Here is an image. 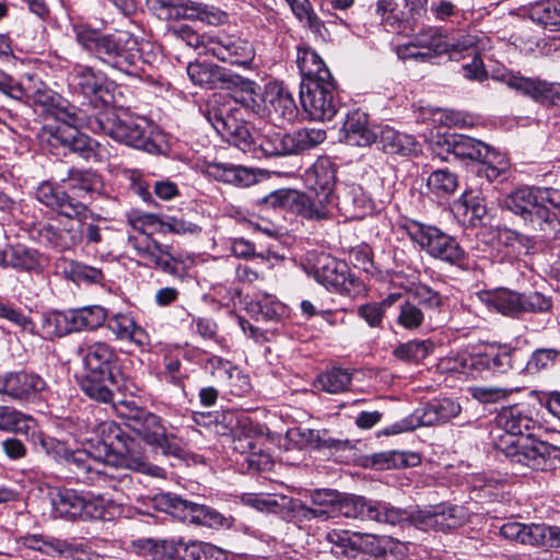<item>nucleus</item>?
Returning <instances> with one entry per match:
<instances>
[{
	"instance_id": "obj_18",
	"label": "nucleus",
	"mask_w": 560,
	"mask_h": 560,
	"mask_svg": "<svg viewBox=\"0 0 560 560\" xmlns=\"http://www.w3.org/2000/svg\"><path fill=\"white\" fill-rule=\"evenodd\" d=\"M240 109L229 107L219 112H209L208 120L226 142L243 152H256V139L246 122L237 115Z\"/></svg>"
},
{
	"instance_id": "obj_59",
	"label": "nucleus",
	"mask_w": 560,
	"mask_h": 560,
	"mask_svg": "<svg viewBox=\"0 0 560 560\" xmlns=\"http://www.w3.org/2000/svg\"><path fill=\"white\" fill-rule=\"evenodd\" d=\"M63 273L68 279L78 283H98L104 278L101 269L74 260L66 264Z\"/></svg>"
},
{
	"instance_id": "obj_6",
	"label": "nucleus",
	"mask_w": 560,
	"mask_h": 560,
	"mask_svg": "<svg viewBox=\"0 0 560 560\" xmlns=\"http://www.w3.org/2000/svg\"><path fill=\"white\" fill-rule=\"evenodd\" d=\"M95 132L104 133L117 142L149 153L159 145L151 139V126L147 119L133 117L127 112H116L109 105L95 114L89 121Z\"/></svg>"
},
{
	"instance_id": "obj_49",
	"label": "nucleus",
	"mask_w": 560,
	"mask_h": 560,
	"mask_svg": "<svg viewBox=\"0 0 560 560\" xmlns=\"http://www.w3.org/2000/svg\"><path fill=\"white\" fill-rule=\"evenodd\" d=\"M36 428V420L13 407L0 405V430L28 435Z\"/></svg>"
},
{
	"instance_id": "obj_54",
	"label": "nucleus",
	"mask_w": 560,
	"mask_h": 560,
	"mask_svg": "<svg viewBox=\"0 0 560 560\" xmlns=\"http://www.w3.org/2000/svg\"><path fill=\"white\" fill-rule=\"evenodd\" d=\"M529 19L544 27L560 24V0H542L533 3L527 9Z\"/></svg>"
},
{
	"instance_id": "obj_19",
	"label": "nucleus",
	"mask_w": 560,
	"mask_h": 560,
	"mask_svg": "<svg viewBox=\"0 0 560 560\" xmlns=\"http://www.w3.org/2000/svg\"><path fill=\"white\" fill-rule=\"evenodd\" d=\"M207 54L218 60L243 68H248L255 57L253 45L238 36L231 34L209 35Z\"/></svg>"
},
{
	"instance_id": "obj_17",
	"label": "nucleus",
	"mask_w": 560,
	"mask_h": 560,
	"mask_svg": "<svg viewBox=\"0 0 560 560\" xmlns=\"http://www.w3.org/2000/svg\"><path fill=\"white\" fill-rule=\"evenodd\" d=\"M399 513L392 509L390 503L366 500L354 494H339L335 509V517L370 520L384 524L398 520Z\"/></svg>"
},
{
	"instance_id": "obj_5",
	"label": "nucleus",
	"mask_w": 560,
	"mask_h": 560,
	"mask_svg": "<svg viewBox=\"0 0 560 560\" xmlns=\"http://www.w3.org/2000/svg\"><path fill=\"white\" fill-rule=\"evenodd\" d=\"M75 353L86 372L80 382L83 393L101 402L112 401L113 393L107 383H115L114 370L119 360L115 347L106 341L84 339Z\"/></svg>"
},
{
	"instance_id": "obj_24",
	"label": "nucleus",
	"mask_w": 560,
	"mask_h": 560,
	"mask_svg": "<svg viewBox=\"0 0 560 560\" xmlns=\"http://www.w3.org/2000/svg\"><path fill=\"white\" fill-rule=\"evenodd\" d=\"M47 389V383L36 373L11 372L1 378L0 393L20 401H33L42 398Z\"/></svg>"
},
{
	"instance_id": "obj_40",
	"label": "nucleus",
	"mask_w": 560,
	"mask_h": 560,
	"mask_svg": "<svg viewBox=\"0 0 560 560\" xmlns=\"http://www.w3.org/2000/svg\"><path fill=\"white\" fill-rule=\"evenodd\" d=\"M225 84H233L237 88L233 94L235 103L241 104L254 114L260 115L262 113L264 95L256 82L233 75V80H228Z\"/></svg>"
},
{
	"instance_id": "obj_20",
	"label": "nucleus",
	"mask_w": 560,
	"mask_h": 560,
	"mask_svg": "<svg viewBox=\"0 0 560 560\" xmlns=\"http://www.w3.org/2000/svg\"><path fill=\"white\" fill-rule=\"evenodd\" d=\"M127 246L149 268L161 269L163 272L178 276L177 268L173 265L176 259L170 253L167 245L161 244L152 236L128 235Z\"/></svg>"
},
{
	"instance_id": "obj_46",
	"label": "nucleus",
	"mask_w": 560,
	"mask_h": 560,
	"mask_svg": "<svg viewBox=\"0 0 560 560\" xmlns=\"http://www.w3.org/2000/svg\"><path fill=\"white\" fill-rule=\"evenodd\" d=\"M40 236L50 246L60 252L73 249L80 245L78 225L69 224L60 229L52 224H46L40 230Z\"/></svg>"
},
{
	"instance_id": "obj_27",
	"label": "nucleus",
	"mask_w": 560,
	"mask_h": 560,
	"mask_svg": "<svg viewBox=\"0 0 560 560\" xmlns=\"http://www.w3.org/2000/svg\"><path fill=\"white\" fill-rule=\"evenodd\" d=\"M73 82L80 88L82 94L97 106L101 102L106 108L110 103V95L104 89V77L95 72L91 67L75 65L70 73Z\"/></svg>"
},
{
	"instance_id": "obj_38",
	"label": "nucleus",
	"mask_w": 560,
	"mask_h": 560,
	"mask_svg": "<svg viewBox=\"0 0 560 560\" xmlns=\"http://www.w3.org/2000/svg\"><path fill=\"white\" fill-rule=\"evenodd\" d=\"M107 328L118 340L130 341L139 347L150 343L149 335L130 315L117 314L107 324Z\"/></svg>"
},
{
	"instance_id": "obj_10",
	"label": "nucleus",
	"mask_w": 560,
	"mask_h": 560,
	"mask_svg": "<svg viewBox=\"0 0 560 560\" xmlns=\"http://www.w3.org/2000/svg\"><path fill=\"white\" fill-rule=\"evenodd\" d=\"M326 139L323 129L302 128L292 133L269 128L256 138V152L266 156L298 154L314 149Z\"/></svg>"
},
{
	"instance_id": "obj_51",
	"label": "nucleus",
	"mask_w": 560,
	"mask_h": 560,
	"mask_svg": "<svg viewBox=\"0 0 560 560\" xmlns=\"http://www.w3.org/2000/svg\"><path fill=\"white\" fill-rule=\"evenodd\" d=\"M434 530H448L465 523L466 514L463 506L441 503L432 505Z\"/></svg>"
},
{
	"instance_id": "obj_31",
	"label": "nucleus",
	"mask_w": 560,
	"mask_h": 560,
	"mask_svg": "<svg viewBox=\"0 0 560 560\" xmlns=\"http://www.w3.org/2000/svg\"><path fill=\"white\" fill-rule=\"evenodd\" d=\"M378 144L389 155L410 156L421 151L420 143L411 135L400 132L389 126L381 129Z\"/></svg>"
},
{
	"instance_id": "obj_44",
	"label": "nucleus",
	"mask_w": 560,
	"mask_h": 560,
	"mask_svg": "<svg viewBox=\"0 0 560 560\" xmlns=\"http://www.w3.org/2000/svg\"><path fill=\"white\" fill-rule=\"evenodd\" d=\"M62 182L66 184L68 190L80 198L100 194L103 188L101 176L91 170H70L68 177Z\"/></svg>"
},
{
	"instance_id": "obj_29",
	"label": "nucleus",
	"mask_w": 560,
	"mask_h": 560,
	"mask_svg": "<svg viewBox=\"0 0 560 560\" xmlns=\"http://www.w3.org/2000/svg\"><path fill=\"white\" fill-rule=\"evenodd\" d=\"M332 196L318 191L300 192L293 199V211L307 220H325L331 213Z\"/></svg>"
},
{
	"instance_id": "obj_39",
	"label": "nucleus",
	"mask_w": 560,
	"mask_h": 560,
	"mask_svg": "<svg viewBox=\"0 0 560 560\" xmlns=\"http://www.w3.org/2000/svg\"><path fill=\"white\" fill-rule=\"evenodd\" d=\"M296 65L302 75V81H325L332 78L319 55L310 47H299Z\"/></svg>"
},
{
	"instance_id": "obj_7",
	"label": "nucleus",
	"mask_w": 560,
	"mask_h": 560,
	"mask_svg": "<svg viewBox=\"0 0 560 560\" xmlns=\"http://www.w3.org/2000/svg\"><path fill=\"white\" fill-rule=\"evenodd\" d=\"M79 125L80 118L74 113L60 112L54 122L46 124L40 129L38 137L42 143L49 145L51 150L61 148L63 154L77 153L89 161L96 155V142L80 132ZM51 152L59 154V152Z\"/></svg>"
},
{
	"instance_id": "obj_21",
	"label": "nucleus",
	"mask_w": 560,
	"mask_h": 560,
	"mask_svg": "<svg viewBox=\"0 0 560 560\" xmlns=\"http://www.w3.org/2000/svg\"><path fill=\"white\" fill-rule=\"evenodd\" d=\"M152 9L160 10L159 15L165 19H196L208 24H220L225 14L214 7L190 0H150Z\"/></svg>"
},
{
	"instance_id": "obj_2",
	"label": "nucleus",
	"mask_w": 560,
	"mask_h": 560,
	"mask_svg": "<svg viewBox=\"0 0 560 560\" xmlns=\"http://www.w3.org/2000/svg\"><path fill=\"white\" fill-rule=\"evenodd\" d=\"M499 424L505 431L495 442V450L503 454L513 466L534 470L555 468L558 448L540 440L525 435L535 427L534 419L521 407L503 409L499 415Z\"/></svg>"
},
{
	"instance_id": "obj_43",
	"label": "nucleus",
	"mask_w": 560,
	"mask_h": 560,
	"mask_svg": "<svg viewBox=\"0 0 560 560\" xmlns=\"http://www.w3.org/2000/svg\"><path fill=\"white\" fill-rule=\"evenodd\" d=\"M51 504L55 517L66 520L81 518L84 495L72 489H61L52 495Z\"/></svg>"
},
{
	"instance_id": "obj_22",
	"label": "nucleus",
	"mask_w": 560,
	"mask_h": 560,
	"mask_svg": "<svg viewBox=\"0 0 560 560\" xmlns=\"http://www.w3.org/2000/svg\"><path fill=\"white\" fill-rule=\"evenodd\" d=\"M495 79L520 94L540 103H552L560 106V83H549L522 77L512 71L497 74Z\"/></svg>"
},
{
	"instance_id": "obj_25",
	"label": "nucleus",
	"mask_w": 560,
	"mask_h": 560,
	"mask_svg": "<svg viewBox=\"0 0 560 560\" xmlns=\"http://www.w3.org/2000/svg\"><path fill=\"white\" fill-rule=\"evenodd\" d=\"M265 441L261 433L243 428L234 433L232 448L245 455V460L250 468L260 470L270 464V456L264 451Z\"/></svg>"
},
{
	"instance_id": "obj_45",
	"label": "nucleus",
	"mask_w": 560,
	"mask_h": 560,
	"mask_svg": "<svg viewBox=\"0 0 560 560\" xmlns=\"http://www.w3.org/2000/svg\"><path fill=\"white\" fill-rule=\"evenodd\" d=\"M412 296L417 305L423 307L427 312L429 325H440L444 318L440 317L445 299L435 290L427 284H419L412 291Z\"/></svg>"
},
{
	"instance_id": "obj_50",
	"label": "nucleus",
	"mask_w": 560,
	"mask_h": 560,
	"mask_svg": "<svg viewBox=\"0 0 560 560\" xmlns=\"http://www.w3.org/2000/svg\"><path fill=\"white\" fill-rule=\"evenodd\" d=\"M394 511L400 512L398 520L387 522L388 525H412L421 530H434V517L432 513V505L423 509L404 510L392 505Z\"/></svg>"
},
{
	"instance_id": "obj_63",
	"label": "nucleus",
	"mask_w": 560,
	"mask_h": 560,
	"mask_svg": "<svg viewBox=\"0 0 560 560\" xmlns=\"http://www.w3.org/2000/svg\"><path fill=\"white\" fill-rule=\"evenodd\" d=\"M171 35L177 40L185 43L187 46L200 50V54H207V40L210 34H198L188 25L174 26L170 31Z\"/></svg>"
},
{
	"instance_id": "obj_14",
	"label": "nucleus",
	"mask_w": 560,
	"mask_h": 560,
	"mask_svg": "<svg viewBox=\"0 0 560 560\" xmlns=\"http://www.w3.org/2000/svg\"><path fill=\"white\" fill-rule=\"evenodd\" d=\"M300 101L311 119L318 121L331 120L339 108L334 79L302 81Z\"/></svg>"
},
{
	"instance_id": "obj_58",
	"label": "nucleus",
	"mask_w": 560,
	"mask_h": 560,
	"mask_svg": "<svg viewBox=\"0 0 560 560\" xmlns=\"http://www.w3.org/2000/svg\"><path fill=\"white\" fill-rule=\"evenodd\" d=\"M427 186L439 197L452 195L458 187L457 176L447 170H436L427 179Z\"/></svg>"
},
{
	"instance_id": "obj_16",
	"label": "nucleus",
	"mask_w": 560,
	"mask_h": 560,
	"mask_svg": "<svg viewBox=\"0 0 560 560\" xmlns=\"http://www.w3.org/2000/svg\"><path fill=\"white\" fill-rule=\"evenodd\" d=\"M515 350L506 347L489 348L485 352L460 358V372L474 378L485 377L487 374H505L516 369Z\"/></svg>"
},
{
	"instance_id": "obj_37",
	"label": "nucleus",
	"mask_w": 560,
	"mask_h": 560,
	"mask_svg": "<svg viewBox=\"0 0 560 560\" xmlns=\"http://www.w3.org/2000/svg\"><path fill=\"white\" fill-rule=\"evenodd\" d=\"M187 74L194 84L206 89H217L228 80H233V74L225 69L206 62H189Z\"/></svg>"
},
{
	"instance_id": "obj_52",
	"label": "nucleus",
	"mask_w": 560,
	"mask_h": 560,
	"mask_svg": "<svg viewBox=\"0 0 560 560\" xmlns=\"http://www.w3.org/2000/svg\"><path fill=\"white\" fill-rule=\"evenodd\" d=\"M485 37L477 34L466 33L460 34L452 42H446L447 50L451 59H459L463 56H477L480 49L485 48Z\"/></svg>"
},
{
	"instance_id": "obj_57",
	"label": "nucleus",
	"mask_w": 560,
	"mask_h": 560,
	"mask_svg": "<svg viewBox=\"0 0 560 560\" xmlns=\"http://www.w3.org/2000/svg\"><path fill=\"white\" fill-rule=\"evenodd\" d=\"M351 374L341 368H332L317 377L316 386L329 394L346 392L351 384Z\"/></svg>"
},
{
	"instance_id": "obj_32",
	"label": "nucleus",
	"mask_w": 560,
	"mask_h": 560,
	"mask_svg": "<svg viewBox=\"0 0 560 560\" xmlns=\"http://www.w3.org/2000/svg\"><path fill=\"white\" fill-rule=\"evenodd\" d=\"M341 132V139L349 145L366 147L377 139L368 126V115L361 110H353L347 115Z\"/></svg>"
},
{
	"instance_id": "obj_3",
	"label": "nucleus",
	"mask_w": 560,
	"mask_h": 560,
	"mask_svg": "<svg viewBox=\"0 0 560 560\" xmlns=\"http://www.w3.org/2000/svg\"><path fill=\"white\" fill-rule=\"evenodd\" d=\"M78 44L93 58L104 66L124 73L135 75L140 61V40L127 31H115L103 34L85 26L74 27Z\"/></svg>"
},
{
	"instance_id": "obj_23",
	"label": "nucleus",
	"mask_w": 560,
	"mask_h": 560,
	"mask_svg": "<svg viewBox=\"0 0 560 560\" xmlns=\"http://www.w3.org/2000/svg\"><path fill=\"white\" fill-rule=\"evenodd\" d=\"M298 115V107L292 94L281 84L269 83L266 86L262 113L273 125L292 122Z\"/></svg>"
},
{
	"instance_id": "obj_11",
	"label": "nucleus",
	"mask_w": 560,
	"mask_h": 560,
	"mask_svg": "<svg viewBox=\"0 0 560 560\" xmlns=\"http://www.w3.org/2000/svg\"><path fill=\"white\" fill-rule=\"evenodd\" d=\"M447 151L457 158L480 161L477 175L487 178L489 183L506 178L510 170L508 159L479 140L453 136L452 140H447Z\"/></svg>"
},
{
	"instance_id": "obj_35",
	"label": "nucleus",
	"mask_w": 560,
	"mask_h": 560,
	"mask_svg": "<svg viewBox=\"0 0 560 560\" xmlns=\"http://www.w3.org/2000/svg\"><path fill=\"white\" fill-rule=\"evenodd\" d=\"M454 209L458 214L468 219L472 226L481 225L489 214V209L482 191L467 188L454 202Z\"/></svg>"
},
{
	"instance_id": "obj_13",
	"label": "nucleus",
	"mask_w": 560,
	"mask_h": 560,
	"mask_svg": "<svg viewBox=\"0 0 560 560\" xmlns=\"http://www.w3.org/2000/svg\"><path fill=\"white\" fill-rule=\"evenodd\" d=\"M460 410V405L451 398L434 399L409 417L385 428L384 434L394 435L412 431L419 427L444 424L456 418Z\"/></svg>"
},
{
	"instance_id": "obj_4",
	"label": "nucleus",
	"mask_w": 560,
	"mask_h": 560,
	"mask_svg": "<svg viewBox=\"0 0 560 560\" xmlns=\"http://www.w3.org/2000/svg\"><path fill=\"white\" fill-rule=\"evenodd\" d=\"M503 206L535 231L545 234L560 231L559 189L521 187L505 197Z\"/></svg>"
},
{
	"instance_id": "obj_15",
	"label": "nucleus",
	"mask_w": 560,
	"mask_h": 560,
	"mask_svg": "<svg viewBox=\"0 0 560 560\" xmlns=\"http://www.w3.org/2000/svg\"><path fill=\"white\" fill-rule=\"evenodd\" d=\"M311 273L318 283L336 293L357 295L364 290L363 283L350 273L347 264L326 254L317 257Z\"/></svg>"
},
{
	"instance_id": "obj_36",
	"label": "nucleus",
	"mask_w": 560,
	"mask_h": 560,
	"mask_svg": "<svg viewBox=\"0 0 560 560\" xmlns=\"http://www.w3.org/2000/svg\"><path fill=\"white\" fill-rule=\"evenodd\" d=\"M83 208V213L79 215H69L68 218L77 220L78 222L80 245L94 247L104 241L103 232L108 230V228L102 226V223H105V220L100 214L93 213L84 203Z\"/></svg>"
},
{
	"instance_id": "obj_60",
	"label": "nucleus",
	"mask_w": 560,
	"mask_h": 560,
	"mask_svg": "<svg viewBox=\"0 0 560 560\" xmlns=\"http://www.w3.org/2000/svg\"><path fill=\"white\" fill-rule=\"evenodd\" d=\"M488 304L504 315L514 316L522 312V296L512 291H499L488 298Z\"/></svg>"
},
{
	"instance_id": "obj_28",
	"label": "nucleus",
	"mask_w": 560,
	"mask_h": 560,
	"mask_svg": "<svg viewBox=\"0 0 560 560\" xmlns=\"http://www.w3.org/2000/svg\"><path fill=\"white\" fill-rule=\"evenodd\" d=\"M168 558L180 560H224L223 550L212 544L184 539H172L166 544Z\"/></svg>"
},
{
	"instance_id": "obj_8",
	"label": "nucleus",
	"mask_w": 560,
	"mask_h": 560,
	"mask_svg": "<svg viewBox=\"0 0 560 560\" xmlns=\"http://www.w3.org/2000/svg\"><path fill=\"white\" fill-rule=\"evenodd\" d=\"M404 229L409 238L432 258L468 269L465 250L453 236L440 228L410 220L404 224Z\"/></svg>"
},
{
	"instance_id": "obj_41",
	"label": "nucleus",
	"mask_w": 560,
	"mask_h": 560,
	"mask_svg": "<svg viewBox=\"0 0 560 560\" xmlns=\"http://www.w3.org/2000/svg\"><path fill=\"white\" fill-rule=\"evenodd\" d=\"M32 320L30 317H27ZM33 330L26 329L33 334H38L44 339H54L62 337L72 332L69 311L67 312H49L40 316L39 325L36 326L33 322Z\"/></svg>"
},
{
	"instance_id": "obj_9",
	"label": "nucleus",
	"mask_w": 560,
	"mask_h": 560,
	"mask_svg": "<svg viewBox=\"0 0 560 560\" xmlns=\"http://www.w3.org/2000/svg\"><path fill=\"white\" fill-rule=\"evenodd\" d=\"M126 408L127 410H120L119 415L125 419V425L131 432L154 450L161 451L163 455L180 456L183 450L177 438L167 433L158 415L139 407Z\"/></svg>"
},
{
	"instance_id": "obj_26",
	"label": "nucleus",
	"mask_w": 560,
	"mask_h": 560,
	"mask_svg": "<svg viewBox=\"0 0 560 560\" xmlns=\"http://www.w3.org/2000/svg\"><path fill=\"white\" fill-rule=\"evenodd\" d=\"M36 199L63 217L83 213V202L75 200L68 192L50 182H43L36 189Z\"/></svg>"
},
{
	"instance_id": "obj_12",
	"label": "nucleus",
	"mask_w": 560,
	"mask_h": 560,
	"mask_svg": "<svg viewBox=\"0 0 560 560\" xmlns=\"http://www.w3.org/2000/svg\"><path fill=\"white\" fill-rule=\"evenodd\" d=\"M155 500L161 510L184 522L214 529L229 528L232 524L231 518L217 510L182 499L170 492L160 494Z\"/></svg>"
},
{
	"instance_id": "obj_1",
	"label": "nucleus",
	"mask_w": 560,
	"mask_h": 560,
	"mask_svg": "<svg viewBox=\"0 0 560 560\" xmlns=\"http://www.w3.org/2000/svg\"><path fill=\"white\" fill-rule=\"evenodd\" d=\"M101 434L108 432L124 446L115 462L107 455L105 459L93 455L86 450L70 451L66 445L50 436L37 431V427L30 431L34 445L40 447L48 456L63 465L73 477L83 483L107 486L116 491L125 492L132 483V477L127 472H118L117 468H126L152 477H163V468L150 464L135 450L131 439L125 438L121 430L113 421H103L97 425Z\"/></svg>"
},
{
	"instance_id": "obj_30",
	"label": "nucleus",
	"mask_w": 560,
	"mask_h": 560,
	"mask_svg": "<svg viewBox=\"0 0 560 560\" xmlns=\"http://www.w3.org/2000/svg\"><path fill=\"white\" fill-rule=\"evenodd\" d=\"M337 208L346 220H361L372 211V202L360 186L352 184L338 194Z\"/></svg>"
},
{
	"instance_id": "obj_64",
	"label": "nucleus",
	"mask_w": 560,
	"mask_h": 560,
	"mask_svg": "<svg viewBox=\"0 0 560 560\" xmlns=\"http://www.w3.org/2000/svg\"><path fill=\"white\" fill-rule=\"evenodd\" d=\"M281 311L282 304L272 296H264L249 305V312L255 316L256 320L268 322L277 319Z\"/></svg>"
},
{
	"instance_id": "obj_42",
	"label": "nucleus",
	"mask_w": 560,
	"mask_h": 560,
	"mask_svg": "<svg viewBox=\"0 0 560 560\" xmlns=\"http://www.w3.org/2000/svg\"><path fill=\"white\" fill-rule=\"evenodd\" d=\"M206 173L215 180L236 186H249L255 183V175L250 170L230 163H209L206 165Z\"/></svg>"
},
{
	"instance_id": "obj_56",
	"label": "nucleus",
	"mask_w": 560,
	"mask_h": 560,
	"mask_svg": "<svg viewBox=\"0 0 560 560\" xmlns=\"http://www.w3.org/2000/svg\"><path fill=\"white\" fill-rule=\"evenodd\" d=\"M118 506L112 501L106 500L102 495L89 494L84 495V506L81 520H112Z\"/></svg>"
},
{
	"instance_id": "obj_61",
	"label": "nucleus",
	"mask_w": 560,
	"mask_h": 560,
	"mask_svg": "<svg viewBox=\"0 0 560 560\" xmlns=\"http://www.w3.org/2000/svg\"><path fill=\"white\" fill-rule=\"evenodd\" d=\"M433 349L430 340H410L400 345L394 350V355L402 361H421L429 355Z\"/></svg>"
},
{
	"instance_id": "obj_53",
	"label": "nucleus",
	"mask_w": 560,
	"mask_h": 560,
	"mask_svg": "<svg viewBox=\"0 0 560 560\" xmlns=\"http://www.w3.org/2000/svg\"><path fill=\"white\" fill-rule=\"evenodd\" d=\"M127 222L135 231L133 235L152 236L154 233H164V218L153 213L132 210L127 214Z\"/></svg>"
},
{
	"instance_id": "obj_47",
	"label": "nucleus",
	"mask_w": 560,
	"mask_h": 560,
	"mask_svg": "<svg viewBox=\"0 0 560 560\" xmlns=\"http://www.w3.org/2000/svg\"><path fill=\"white\" fill-rule=\"evenodd\" d=\"M20 271H36L42 269V256L36 249L23 245L10 246L5 250V268Z\"/></svg>"
},
{
	"instance_id": "obj_48",
	"label": "nucleus",
	"mask_w": 560,
	"mask_h": 560,
	"mask_svg": "<svg viewBox=\"0 0 560 560\" xmlns=\"http://www.w3.org/2000/svg\"><path fill=\"white\" fill-rule=\"evenodd\" d=\"M69 316L73 332L97 329L106 320L107 313L105 308L100 305H91L75 310H69Z\"/></svg>"
},
{
	"instance_id": "obj_34",
	"label": "nucleus",
	"mask_w": 560,
	"mask_h": 560,
	"mask_svg": "<svg viewBox=\"0 0 560 560\" xmlns=\"http://www.w3.org/2000/svg\"><path fill=\"white\" fill-rule=\"evenodd\" d=\"M304 182L312 191L332 196L336 170L327 158L318 159L304 174Z\"/></svg>"
},
{
	"instance_id": "obj_55",
	"label": "nucleus",
	"mask_w": 560,
	"mask_h": 560,
	"mask_svg": "<svg viewBox=\"0 0 560 560\" xmlns=\"http://www.w3.org/2000/svg\"><path fill=\"white\" fill-rule=\"evenodd\" d=\"M203 368L219 382L232 385L233 378L236 377L238 381L242 382L243 385H247L248 383L247 377L243 375L242 372L235 365L220 357H209L205 361Z\"/></svg>"
},
{
	"instance_id": "obj_62",
	"label": "nucleus",
	"mask_w": 560,
	"mask_h": 560,
	"mask_svg": "<svg viewBox=\"0 0 560 560\" xmlns=\"http://www.w3.org/2000/svg\"><path fill=\"white\" fill-rule=\"evenodd\" d=\"M428 316L424 311L413 302L405 301L399 305L397 324L406 329H418L424 324Z\"/></svg>"
},
{
	"instance_id": "obj_33",
	"label": "nucleus",
	"mask_w": 560,
	"mask_h": 560,
	"mask_svg": "<svg viewBox=\"0 0 560 560\" xmlns=\"http://www.w3.org/2000/svg\"><path fill=\"white\" fill-rule=\"evenodd\" d=\"M445 35L441 27L428 26L422 28L413 38L411 47L422 48L424 51H411L410 57L421 60H431L447 50Z\"/></svg>"
}]
</instances>
